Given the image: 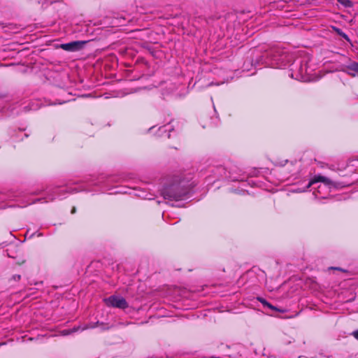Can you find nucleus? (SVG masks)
Returning <instances> with one entry per match:
<instances>
[{"mask_svg":"<svg viewBox=\"0 0 358 358\" xmlns=\"http://www.w3.org/2000/svg\"><path fill=\"white\" fill-rule=\"evenodd\" d=\"M352 335L354 336V337L355 338H357L358 340V329L353 331Z\"/></svg>","mask_w":358,"mask_h":358,"instance_id":"15","label":"nucleus"},{"mask_svg":"<svg viewBox=\"0 0 358 358\" xmlns=\"http://www.w3.org/2000/svg\"><path fill=\"white\" fill-rule=\"evenodd\" d=\"M103 331L108 330L112 327V325H110L109 324L101 322L99 326Z\"/></svg>","mask_w":358,"mask_h":358,"instance_id":"11","label":"nucleus"},{"mask_svg":"<svg viewBox=\"0 0 358 358\" xmlns=\"http://www.w3.org/2000/svg\"><path fill=\"white\" fill-rule=\"evenodd\" d=\"M71 332V330H68V329H65V330H63L62 331V334L66 336V335H69L70 334Z\"/></svg>","mask_w":358,"mask_h":358,"instance_id":"13","label":"nucleus"},{"mask_svg":"<svg viewBox=\"0 0 358 358\" xmlns=\"http://www.w3.org/2000/svg\"><path fill=\"white\" fill-rule=\"evenodd\" d=\"M344 71L353 77L358 76V62H354L346 66V70Z\"/></svg>","mask_w":358,"mask_h":358,"instance_id":"7","label":"nucleus"},{"mask_svg":"<svg viewBox=\"0 0 358 358\" xmlns=\"http://www.w3.org/2000/svg\"><path fill=\"white\" fill-rule=\"evenodd\" d=\"M257 299L263 305V306L264 308H268L271 310H275V311H278L280 313H285L286 312V310L280 309V308H278L273 306L272 304H271L269 302H268L265 299H264L262 297L258 296L257 298Z\"/></svg>","mask_w":358,"mask_h":358,"instance_id":"6","label":"nucleus"},{"mask_svg":"<svg viewBox=\"0 0 358 358\" xmlns=\"http://www.w3.org/2000/svg\"><path fill=\"white\" fill-rule=\"evenodd\" d=\"M266 57L271 60V65L277 69L285 67L289 62V55L283 50L273 48L266 52Z\"/></svg>","mask_w":358,"mask_h":358,"instance_id":"2","label":"nucleus"},{"mask_svg":"<svg viewBox=\"0 0 358 358\" xmlns=\"http://www.w3.org/2000/svg\"><path fill=\"white\" fill-rule=\"evenodd\" d=\"M190 189L185 185L184 180L174 182L162 190V195L164 199L171 201L182 200L189 192Z\"/></svg>","mask_w":358,"mask_h":358,"instance_id":"1","label":"nucleus"},{"mask_svg":"<svg viewBox=\"0 0 358 358\" xmlns=\"http://www.w3.org/2000/svg\"><path fill=\"white\" fill-rule=\"evenodd\" d=\"M296 64H299L300 66H299V71L301 73H302L303 72V66L301 64V62L300 61L299 62H296Z\"/></svg>","mask_w":358,"mask_h":358,"instance_id":"14","label":"nucleus"},{"mask_svg":"<svg viewBox=\"0 0 358 358\" xmlns=\"http://www.w3.org/2000/svg\"><path fill=\"white\" fill-rule=\"evenodd\" d=\"M104 301L108 306L118 308L120 309H125L129 306L125 299L120 296L113 295L105 299Z\"/></svg>","mask_w":358,"mask_h":358,"instance_id":"3","label":"nucleus"},{"mask_svg":"<svg viewBox=\"0 0 358 358\" xmlns=\"http://www.w3.org/2000/svg\"><path fill=\"white\" fill-rule=\"evenodd\" d=\"M100 323L101 322L99 321H97L96 322H91V323L88 324L86 327L83 328L82 329L84 330V329H94V328L98 327L100 326Z\"/></svg>","mask_w":358,"mask_h":358,"instance_id":"9","label":"nucleus"},{"mask_svg":"<svg viewBox=\"0 0 358 358\" xmlns=\"http://www.w3.org/2000/svg\"><path fill=\"white\" fill-rule=\"evenodd\" d=\"M2 97H3V96L0 95V98H2Z\"/></svg>","mask_w":358,"mask_h":358,"instance_id":"19","label":"nucleus"},{"mask_svg":"<svg viewBox=\"0 0 358 358\" xmlns=\"http://www.w3.org/2000/svg\"><path fill=\"white\" fill-rule=\"evenodd\" d=\"M12 280L15 281H19L21 279L20 275H13L11 278Z\"/></svg>","mask_w":358,"mask_h":358,"instance_id":"12","label":"nucleus"},{"mask_svg":"<svg viewBox=\"0 0 358 358\" xmlns=\"http://www.w3.org/2000/svg\"><path fill=\"white\" fill-rule=\"evenodd\" d=\"M87 43L85 41H75L67 43L61 44L62 49L69 52H75L82 50L85 44Z\"/></svg>","mask_w":358,"mask_h":358,"instance_id":"4","label":"nucleus"},{"mask_svg":"<svg viewBox=\"0 0 358 358\" xmlns=\"http://www.w3.org/2000/svg\"><path fill=\"white\" fill-rule=\"evenodd\" d=\"M318 182H323L324 185L329 186L333 185V182L329 178L322 176H316L308 182L306 188H309L310 186Z\"/></svg>","mask_w":358,"mask_h":358,"instance_id":"5","label":"nucleus"},{"mask_svg":"<svg viewBox=\"0 0 358 358\" xmlns=\"http://www.w3.org/2000/svg\"><path fill=\"white\" fill-rule=\"evenodd\" d=\"M2 345V344H1V343H0V345Z\"/></svg>","mask_w":358,"mask_h":358,"instance_id":"20","label":"nucleus"},{"mask_svg":"<svg viewBox=\"0 0 358 358\" xmlns=\"http://www.w3.org/2000/svg\"><path fill=\"white\" fill-rule=\"evenodd\" d=\"M338 2L346 8L352 6V3L350 0H338Z\"/></svg>","mask_w":358,"mask_h":358,"instance_id":"10","label":"nucleus"},{"mask_svg":"<svg viewBox=\"0 0 358 358\" xmlns=\"http://www.w3.org/2000/svg\"><path fill=\"white\" fill-rule=\"evenodd\" d=\"M78 329H79L78 327V328L74 327L73 329H71V333L76 332V331H78Z\"/></svg>","mask_w":358,"mask_h":358,"instance_id":"17","label":"nucleus"},{"mask_svg":"<svg viewBox=\"0 0 358 358\" xmlns=\"http://www.w3.org/2000/svg\"><path fill=\"white\" fill-rule=\"evenodd\" d=\"M331 268L335 269V270L345 271L343 269H342L341 268H339V267H331Z\"/></svg>","mask_w":358,"mask_h":358,"instance_id":"16","label":"nucleus"},{"mask_svg":"<svg viewBox=\"0 0 358 358\" xmlns=\"http://www.w3.org/2000/svg\"><path fill=\"white\" fill-rule=\"evenodd\" d=\"M76 212V208H75V207H73V208H72V210H71V213H72V214H73V213H75Z\"/></svg>","mask_w":358,"mask_h":358,"instance_id":"18","label":"nucleus"},{"mask_svg":"<svg viewBox=\"0 0 358 358\" xmlns=\"http://www.w3.org/2000/svg\"><path fill=\"white\" fill-rule=\"evenodd\" d=\"M332 29L340 36H341L343 38H344L348 42H350V39L348 37V36L345 34L340 28H338L336 27H332Z\"/></svg>","mask_w":358,"mask_h":358,"instance_id":"8","label":"nucleus"}]
</instances>
